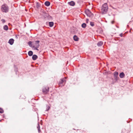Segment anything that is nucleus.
<instances>
[{
  "instance_id": "32",
  "label": "nucleus",
  "mask_w": 133,
  "mask_h": 133,
  "mask_svg": "<svg viewBox=\"0 0 133 133\" xmlns=\"http://www.w3.org/2000/svg\"><path fill=\"white\" fill-rule=\"evenodd\" d=\"M16 37H17V36H16Z\"/></svg>"
},
{
  "instance_id": "5",
  "label": "nucleus",
  "mask_w": 133,
  "mask_h": 133,
  "mask_svg": "<svg viewBox=\"0 0 133 133\" xmlns=\"http://www.w3.org/2000/svg\"><path fill=\"white\" fill-rule=\"evenodd\" d=\"M118 72H115L114 73V77L115 78V80L116 81H117L118 80Z\"/></svg>"
},
{
  "instance_id": "12",
  "label": "nucleus",
  "mask_w": 133,
  "mask_h": 133,
  "mask_svg": "<svg viewBox=\"0 0 133 133\" xmlns=\"http://www.w3.org/2000/svg\"><path fill=\"white\" fill-rule=\"evenodd\" d=\"M103 44V42L102 41L99 42L97 44V45L98 46H102Z\"/></svg>"
},
{
  "instance_id": "11",
  "label": "nucleus",
  "mask_w": 133,
  "mask_h": 133,
  "mask_svg": "<svg viewBox=\"0 0 133 133\" xmlns=\"http://www.w3.org/2000/svg\"><path fill=\"white\" fill-rule=\"evenodd\" d=\"M74 40L75 41H78L79 39L76 35H74L73 37Z\"/></svg>"
},
{
  "instance_id": "14",
  "label": "nucleus",
  "mask_w": 133,
  "mask_h": 133,
  "mask_svg": "<svg viewBox=\"0 0 133 133\" xmlns=\"http://www.w3.org/2000/svg\"><path fill=\"white\" fill-rule=\"evenodd\" d=\"M3 29L5 30H7L8 29V27L7 25H4L3 27Z\"/></svg>"
},
{
  "instance_id": "13",
  "label": "nucleus",
  "mask_w": 133,
  "mask_h": 133,
  "mask_svg": "<svg viewBox=\"0 0 133 133\" xmlns=\"http://www.w3.org/2000/svg\"><path fill=\"white\" fill-rule=\"evenodd\" d=\"M44 4L46 6H49L50 4V3L49 1H47Z\"/></svg>"
},
{
  "instance_id": "2",
  "label": "nucleus",
  "mask_w": 133,
  "mask_h": 133,
  "mask_svg": "<svg viewBox=\"0 0 133 133\" xmlns=\"http://www.w3.org/2000/svg\"><path fill=\"white\" fill-rule=\"evenodd\" d=\"M1 10L3 12L7 13L9 11V7L6 4H4L2 5Z\"/></svg>"
},
{
  "instance_id": "9",
  "label": "nucleus",
  "mask_w": 133,
  "mask_h": 133,
  "mask_svg": "<svg viewBox=\"0 0 133 133\" xmlns=\"http://www.w3.org/2000/svg\"><path fill=\"white\" fill-rule=\"evenodd\" d=\"M38 57L36 55H33L32 58L33 60H35Z\"/></svg>"
},
{
  "instance_id": "8",
  "label": "nucleus",
  "mask_w": 133,
  "mask_h": 133,
  "mask_svg": "<svg viewBox=\"0 0 133 133\" xmlns=\"http://www.w3.org/2000/svg\"><path fill=\"white\" fill-rule=\"evenodd\" d=\"M68 4L71 6H74L75 5V3L73 1H71L68 2Z\"/></svg>"
},
{
  "instance_id": "22",
  "label": "nucleus",
  "mask_w": 133,
  "mask_h": 133,
  "mask_svg": "<svg viewBox=\"0 0 133 133\" xmlns=\"http://www.w3.org/2000/svg\"><path fill=\"white\" fill-rule=\"evenodd\" d=\"M43 15L45 18L47 16V14L45 12H43Z\"/></svg>"
},
{
  "instance_id": "26",
  "label": "nucleus",
  "mask_w": 133,
  "mask_h": 133,
  "mask_svg": "<svg viewBox=\"0 0 133 133\" xmlns=\"http://www.w3.org/2000/svg\"><path fill=\"white\" fill-rule=\"evenodd\" d=\"M1 21H2V22L3 23H5V20L3 19H1Z\"/></svg>"
},
{
  "instance_id": "24",
  "label": "nucleus",
  "mask_w": 133,
  "mask_h": 133,
  "mask_svg": "<svg viewBox=\"0 0 133 133\" xmlns=\"http://www.w3.org/2000/svg\"><path fill=\"white\" fill-rule=\"evenodd\" d=\"M3 110L2 109L0 108V113H2L3 112Z\"/></svg>"
},
{
  "instance_id": "27",
  "label": "nucleus",
  "mask_w": 133,
  "mask_h": 133,
  "mask_svg": "<svg viewBox=\"0 0 133 133\" xmlns=\"http://www.w3.org/2000/svg\"><path fill=\"white\" fill-rule=\"evenodd\" d=\"M120 36H121V37H122V36H123V34H122V33L121 34H120Z\"/></svg>"
},
{
  "instance_id": "1",
  "label": "nucleus",
  "mask_w": 133,
  "mask_h": 133,
  "mask_svg": "<svg viewBox=\"0 0 133 133\" xmlns=\"http://www.w3.org/2000/svg\"><path fill=\"white\" fill-rule=\"evenodd\" d=\"M108 6L106 3L104 4L101 7V11L102 14L106 13L108 10Z\"/></svg>"
},
{
  "instance_id": "20",
  "label": "nucleus",
  "mask_w": 133,
  "mask_h": 133,
  "mask_svg": "<svg viewBox=\"0 0 133 133\" xmlns=\"http://www.w3.org/2000/svg\"><path fill=\"white\" fill-rule=\"evenodd\" d=\"M65 81V80L64 79H61V81H60L59 83L60 84L63 83Z\"/></svg>"
},
{
  "instance_id": "31",
  "label": "nucleus",
  "mask_w": 133,
  "mask_h": 133,
  "mask_svg": "<svg viewBox=\"0 0 133 133\" xmlns=\"http://www.w3.org/2000/svg\"><path fill=\"white\" fill-rule=\"evenodd\" d=\"M16 37H17V36H16Z\"/></svg>"
},
{
  "instance_id": "7",
  "label": "nucleus",
  "mask_w": 133,
  "mask_h": 133,
  "mask_svg": "<svg viewBox=\"0 0 133 133\" xmlns=\"http://www.w3.org/2000/svg\"><path fill=\"white\" fill-rule=\"evenodd\" d=\"M39 41H37L35 42V45H34L35 47H39Z\"/></svg>"
},
{
  "instance_id": "28",
  "label": "nucleus",
  "mask_w": 133,
  "mask_h": 133,
  "mask_svg": "<svg viewBox=\"0 0 133 133\" xmlns=\"http://www.w3.org/2000/svg\"><path fill=\"white\" fill-rule=\"evenodd\" d=\"M48 109L47 110H48L50 109V107L49 106L47 107Z\"/></svg>"
},
{
  "instance_id": "4",
  "label": "nucleus",
  "mask_w": 133,
  "mask_h": 133,
  "mask_svg": "<svg viewBox=\"0 0 133 133\" xmlns=\"http://www.w3.org/2000/svg\"><path fill=\"white\" fill-rule=\"evenodd\" d=\"M49 88L48 87H44L43 88L42 91L43 92L44 94H46L49 92Z\"/></svg>"
},
{
  "instance_id": "30",
  "label": "nucleus",
  "mask_w": 133,
  "mask_h": 133,
  "mask_svg": "<svg viewBox=\"0 0 133 133\" xmlns=\"http://www.w3.org/2000/svg\"><path fill=\"white\" fill-rule=\"evenodd\" d=\"M16 71H17V69H16Z\"/></svg>"
},
{
  "instance_id": "33",
  "label": "nucleus",
  "mask_w": 133,
  "mask_h": 133,
  "mask_svg": "<svg viewBox=\"0 0 133 133\" xmlns=\"http://www.w3.org/2000/svg\"><path fill=\"white\" fill-rule=\"evenodd\" d=\"M87 20H88V19H87Z\"/></svg>"
},
{
  "instance_id": "25",
  "label": "nucleus",
  "mask_w": 133,
  "mask_h": 133,
  "mask_svg": "<svg viewBox=\"0 0 133 133\" xmlns=\"http://www.w3.org/2000/svg\"><path fill=\"white\" fill-rule=\"evenodd\" d=\"M90 25L91 26H94V23L93 22H90Z\"/></svg>"
},
{
  "instance_id": "23",
  "label": "nucleus",
  "mask_w": 133,
  "mask_h": 133,
  "mask_svg": "<svg viewBox=\"0 0 133 133\" xmlns=\"http://www.w3.org/2000/svg\"><path fill=\"white\" fill-rule=\"evenodd\" d=\"M37 128L38 129L39 132L40 131V130L39 125L38 124V126L37 127Z\"/></svg>"
},
{
  "instance_id": "17",
  "label": "nucleus",
  "mask_w": 133,
  "mask_h": 133,
  "mask_svg": "<svg viewBox=\"0 0 133 133\" xmlns=\"http://www.w3.org/2000/svg\"><path fill=\"white\" fill-rule=\"evenodd\" d=\"M36 6L37 8H38L40 7V4L38 2H37Z\"/></svg>"
},
{
  "instance_id": "10",
  "label": "nucleus",
  "mask_w": 133,
  "mask_h": 133,
  "mask_svg": "<svg viewBox=\"0 0 133 133\" xmlns=\"http://www.w3.org/2000/svg\"><path fill=\"white\" fill-rule=\"evenodd\" d=\"M124 76V74L123 72H122L120 73L119 75V77L121 78H123V77Z\"/></svg>"
},
{
  "instance_id": "18",
  "label": "nucleus",
  "mask_w": 133,
  "mask_h": 133,
  "mask_svg": "<svg viewBox=\"0 0 133 133\" xmlns=\"http://www.w3.org/2000/svg\"><path fill=\"white\" fill-rule=\"evenodd\" d=\"M86 26V24L85 23H83L82 25V28H84Z\"/></svg>"
},
{
  "instance_id": "3",
  "label": "nucleus",
  "mask_w": 133,
  "mask_h": 133,
  "mask_svg": "<svg viewBox=\"0 0 133 133\" xmlns=\"http://www.w3.org/2000/svg\"><path fill=\"white\" fill-rule=\"evenodd\" d=\"M86 15L88 17H92L93 14L91 12L89 9H87L85 11Z\"/></svg>"
},
{
  "instance_id": "16",
  "label": "nucleus",
  "mask_w": 133,
  "mask_h": 133,
  "mask_svg": "<svg viewBox=\"0 0 133 133\" xmlns=\"http://www.w3.org/2000/svg\"><path fill=\"white\" fill-rule=\"evenodd\" d=\"M33 52H32V51H29L28 52V55L30 56H32L33 55Z\"/></svg>"
},
{
  "instance_id": "19",
  "label": "nucleus",
  "mask_w": 133,
  "mask_h": 133,
  "mask_svg": "<svg viewBox=\"0 0 133 133\" xmlns=\"http://www.w3.org/2000/svg\"><path fill=\"white\" fill-rule=\"evenodd\" d=\"M28 44H29V46L30 47H32V46H33L32 45V44H31L32 42L31 41H29V42H28Z\"/></svg>"
},
{
  "instance_id": "21",
  "label": "nucleus",
  "mask_w": 133,
  "mask_h": 133,
  "mask_svg": "<svg viewBox=\"0 0 133 133\" xmlns=\"http://www.w3.org/2000/svg\"><path fill=\"white\" fill-rule=\"evenodd\" d=\"M32 47L34 48V49L35 50H38V48L39 47H35V45H33L32 46Z\"/></svg>"
},
{
  "instance_id": "29",
  "label": "nucleus",
  "mask_w": 133,
  "mask_h": 133,
  "mask_svg": "<svg viewBox=\"0 0 133 133\" xmlns=\"http://www.w3.org/2000/svg\"><path fill=\"white\" fill-rule=\"evenodd\" d=\"M114 23V21H112L111 22V23L112 24H113Z\"/></svg>"
},
{
  "instance_id": "15",
  "label": "nucleus",
  "mask_w": 133,
  "mask_h": 133,
  "mask_svg": "<svg viewBox=\"0 0 133 133\" xmlns=\"http://www.w3.org/2000/svg\"><path fill=\"white\" fill-rule=\"evenodd\" d=\"M54 24V23L53 22H49V26L50 27H52Z\"/></svg>"
},
{
  "instance_id": "6",
  "label": "nucleus",
  "mask_w": 133,
  "mask_h": 133,
  "mask_svg": "<svg viewBox=\"0 0 133 133\" xmlns=\"http://www.w3.org/2000/svg\"><path fill=\"white\" fill-rule=\"evenodd\" d=\"M14 40L12 38H11L9 39L8 42V43L12 45L14 43Z\"/></svg>"
}]
</instances>
